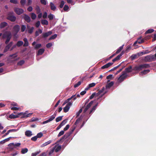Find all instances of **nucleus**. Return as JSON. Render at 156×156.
<instances>
[{"label":"nucleus","instance_id":"f257e3e1","mask_svg":"<svg viewBox=\"0 0 156 156\" xmlns=\"http://www.w3.org/2000/svg\"><path fill=\"white\" fill-rule=\"evenodd\" d=\"M12 37L11 33L10 31H6L3 34L2 36L3 38H6V41H5V44H7L9 42Z\"/></svg>","mask_w":156,"mask_h":156},{"label":"nucleus","instance_id":"f03ea898","mask_svg":"<svg viewBox=\"0 0 156 156\" xmlns=\"http://www.w3.org/2000/svg\"><path fill=\"white\" fill-rule=\"evenodd\" d=\"M149 66L148 64H144L142 65L135 66L134 69V70L136 71H140L144 68H147Z\"/></svg>","mask_w":156,"mask_h":156},{"label":"nucleus","instance_id":"7ed1b4c3","mask_svg":"<svg viewBox=\"0 0 156 156\" xmlns=\"http://www.w3.org/2000/svg\"><path fill=\"white\" fill-rule=\"evenodd\" d=\"M13 12H9L8 14L7 19L12 22L15 21L16 19V17L13 16Z\"/></svg>","mask_w":156,"mask_h":156},{"label":"nucleus","instance_id":"20e7f679","mask_svg":"<svg viewBox=\"0 0 156 156\" xmlns=\"http://www.w3.org/2000/svg\"><path fill=\"white\" fill-rule=\"evenodd\" d=\"M14 10L15 12L18 15L21 14L24 12V11L22 9L18 7H15L14 8Z\"/></svg>","mask_w":156,"mask_h":156},{"label":"nucleus","instance_id":"39448f33","mask_svg":"<svg viewBox=\"0 0 156 156\" xmlns=\"http://www.w3.org/2000/svg\"><path fill=\"white\" fill-rule=\"evenodd\" d=\"M146 58L150 61L156 60V53L154 55L147 56L146 57Z\"/></svg>","mask_w":156,"mask_h":156},{"label":"nucleus","instance_id":"423d86ee","mask_svg":"<svg viewBox=\"0 0 156 156\" xmlns=\"http://www.w3.org/2000/svg\"><path fill=\"white\" fill-rule=\"evenodd\" d=\"M27 112H25L24 113L20 112L18 114V115H23V118H25L27 117H29L31 115L32 113H30L27 114Z\"/></svg>","mask_w":156,"mask_h":156},{"label":"nucleus","instance_id":"0eeeda50","mask_svg":"<svg viewBox=\"0 0 156 156\" xmlns=\"http://www.w3.org/2000/svg\"><path fill=\"white\" fill-rule=\"evenodd\" d=\"M72 103L70 102H69L66 105V106L63 108V110L65 112H66L69 110L70 106L72 105Z\"/></svg>","mask_w":156,"mask_h":156},{"label":"nucleus","instance_id":"6e6552de","mask_svg":"<svg viewBox=\"0 0 156 156\" xmlns=\"http://www.w3.org/2000/svg\"><path fill=\"white\" fill-rule=\"evenodd\" d=\"M20 26L18 25H15L13 28V31L16 33V34L20 30Z\"/></svg>","mask_w":156,"mask_h":156},{"label":"nucleus","instance_id":"1a4fd4ad","mask_svg":"<svg viewBox=\"0 0 156 156\" xmlns=\"http://www.w3.org/2000/svg\"><path fill=\"white\" fill-rule=\"evenodd\" d=\"M34 28L33 27H30L29 25H27V30L26 31H27L28 33L31 34L33 31Z\"/></svg>","mask_w":156,"mask_h":156},{"label":"nucleus","instance_id":"9d476101","mask_svg":"<svg viewBox=\"0 0 156 156\" xmlns=\"http://www.w3.org/2000/svg\"><path fill=\"white\" fill-rule=\"evenodd\" d=\"M94 102V101H90L89 104L87 105L86 107L85 108L83 112H86L87 110L90 108V107L92 105Z\"/></svg>","mask_w":156,"mask_h":156},{"label":"nucleus","instance_id":"9b49d317","mask_svg":"<svg viewBox=\"0 0 156 156\" xmlns=\"http://www.w3.org/2000/svg\"><path fill=\"white\" fill-rule=\"evenodd\" d=\"M53 148L54 149L55 152H57L61 149V146L58 144H57L54 146Z\"/></svg>","mask_w":156,"mask_h":156},{"label":"nucleus","instance_id":"f8f14e48","mask_svg":"<svg viewBox=\"0 0 156 156\" xmlns=\"http://www.w3.org/2000/svg\"><path fill=\"white\" fill-rule=\"evenodd\" d=\"M52 32L51 31H49L47 32L43 33L42 34L43 37H47L52 34Z\"/></svg>","mask_w":156,"mask_h":156},{"label":"nucleus","instance_id":"ddd939ff","mask_svg":"<svg viewBox=\"0 0 156 156\" xmlns=\"http://www.w3.org/2000/svg\"><path fill=\"white\" fill-rule=\"evenodd\" d=\"M113 64V62H109L107 64L104 65L101 67L102 69L107 68L111 66Z\"/></svg>","mask_w":156,"mask_h":156},{"label":"nucleus","instance_id":"4468645a","mask_svg":"<svg viewBox=\"0 0 156 156\" xmlns=\"http://www.w3.org/2000/svg\"><path fill=\"white\" fill-rule=\"evenodd\" d=\"M24 18L25 19V20L27 22L29 23L30 22L31 20L30 18L28 15H27L26 14H24Z\"/></svg>","mask_w":156,"mask_h":156},{"label":"nucleus","instance_id":"2eb2a0df","mask_svg":"<svg viewBox=\"0 0 156 156\" xmlns=\"http://www.w3.org/2000/svg\"><path fill=\"white\" fill-rule=\"evenodd\" d=\"M25 135L28 137H30L32 135V132L30 130H27L25 132Z\"/></svg>","mask_w":156,"mask_h":156},{"label":"nucleus","instance_id":"dca6fc26","mask_svg":"<svg viewBox=\"0 0 156 156\" xmlns=\"http://www.w3.org/2000/svg\"><path fill=\"white\" fill-rule=\"evenodd\" d=\"M16 130L15 129H12L9 130L6 133H5V135H3L2 136V137H4L5 136H6V135H8L9 133H10V132H16Z\"/></svg>","mask_w":156,"mask_h":156},{"label":"nucleus","instance_id":"f3484780","mask_svg":"<svg viewBox=\"0 0 156 156\" xmlns=\"http://www.w3.org/2000/svg\"><path fill=\"white\" fill-rule=\"evenodd\" d=\"M8 25V23L6 22H3L1 23L0 24V28L2 29Z\"/></svg>","mask_w":156,"mask_h":156},{"label":"nucleus","instance_id":"a211bd4d","mask_svg":"<svg viewBox=\"0 0 156 156\" xmlns=\"http://www.w3.org/2000/svg\"><path fill=\"white\" fill-rule=\"evenodd\" d=\"M50 6L51 7V10L53 11H55V10L56 7L55 6V5L52 2H50Z\"/></svg>","mask_w":156,"mask_h":156},{"label":"nucleus","instance_id":"6ab92c4d","mask_svg":"<svg viewBox=\"0 0 156 156\" xmlns=\"http://www.w3.org/2000/svg\"><path fill=\"white\" fill-rule=\"evenodd\" d=\"M44 49L43 48H41L39 50L37 53V55H41L44 52Z\"/></svg>","mask_w":156,"mask_h":156},{"label":"nucleus","instance_id":"aec40b11","mask_svg":"<svg viewBox=\"0 0 156 156\" xmlns=\"http://www.w3.org/2000/svg\"><path fill=\"white\" fill-rule=\"evenodd\" d=\"M125 77L126 76L125 74H123L121 76H120L118 80L120 82H122L124 80Z\"/></svg>","mask_w":156,"mask_h":156},{"label":"nucleus","instance_id":"412c9836","mask_svg":"<svg viewBox=\"0 0 156 156\" xmlns=\"http://www.w3.org/2000/svg\"><path fill=\"white\" fill-rule=\"evenodd\" d=\"M23 41L24 42V44L23 45V46L24 47L28 46L29 45V43L27 39L26 38H25L23 39Z\"/></svg>","mask_w":156,"mask_h":156},{"label":"nucleus","instance_id":"4be33fe9","mask_svg":"<svg viewBox=\"0 0 156 156\" xmlns=\"http://www.w3.org/2000/svg\"><path fill=\"white\" fill-rule=\"evenodd\" d=\"M96 85V83H93L89 84L88 85V87H87L85 88V90H87L88 88L94 87Z\"/></svg>","mask_w":156,"mask_h":156},{"label":"nucleus","instance_id":"5701e85b","mask_svg":"<svg viewBox=\"0 0 156 156\" xmlns=\"http://www.w3.org/2000/svg\"><path fill=\"white\" fill-rule=\"evenodd\" d=\"M19 117L18 115H14L13 114H11L9 115V117L10 119H15Z\"/></svg>","mask_w":156,"mask_h":156},{"label":"nucleus","instance_id":"b1692460","mask_svg":"<svg viewBox=\"0 0 156 156\" xmlns=\"http://www.w3.org/2000/svg\"><path fill=\"white\" fill-rule=\"evenodd\" d=\"M78 97V94L75 95H73L70 98H68L67 101H69L71 99L73 98L74 100H75Z\"/></svg>","mask_w":156,"mask_h":156},{"label":"nucleus","instance_id":"393cba45","mask_svg":"<svg viewBox=\"0 0 156 156\" xmlns=\"http://www.w3.org/2000/svg\"><path fill=\"white\" fill-rule=\"evenodd\" d=\"M35 9L37 13L38 14L41 12V9L39 6L36 5Z\"/></svg>","mask_w":156,"mask_h":156},{"label":"nucleus","instance_id":"a878e982","mask_svg":"<svg viewBox=\"0 0 156 156\" xmlns=\"http://www.w3.org/2000/svg\"><path fill=\"white\" fill-rule=\"evenodd\" d=\"M41 23L43 25H47L48 24V21L46 20H41Z\"/></svg>","mask_w":156,"mask_h":156},{"label":"nucleus","instance_id":"bb28decb","mask_svg":"<svg viewBox=\"0 0 156 156\" xmlns=\"http://www.w3.org/2000/svg\"><path fill=\"white\" fill-rule=\"evenodd\" d=\"M149 71L150 70L148 69L145 70L141 72L140 73V75H142L143 74H145L147 73H149Z\"/></svg>","mask_w":156,"mask_h":156},{"label":"nucleus","instance_id":"cd10ccee","mask_svg":"<svg viewBox=\"0 0 156 156\" xmlns=\"http://www.w3.org/2000/svg\"><path fill=\"white\" fill-rule=\"evenodd\" d=\"M114 84V82H111L110 83H108L106 86V88H109L112 87Z\"/></svg>","mask_w":156,"mask_h":156},{"label":"nucleus","instance_id":"c85d7f7f","mask_svg":"<svg viewBox=\"0 0 156 156\" xmlns=\"http://www.w3.org/2000/svg\"><path fill=\"white\" fill-rule=\"evenodd\" d=\"M17 56V55H16V53H15L14 54H13L12 55H10L9 57V58L10 59H13L16 57Z\"/></svg>","mask_w":156,"mask_h":156},{"label":"nucleus","instance_id":"c756f323","mask_svg":"<svg viewBox=\"0 0 156 156\" xmlns=\"http://www.w3.org/2000/svg\"><path fill=\"white\" fill-rule=\"evenodd\" d=\"M31 18L32 19L34 20L36 19L37 16L36 14L34 13H30Z\"/></svg>","mask_w":156,"mask_h":156},{"label":"nucleus","instance_id":"7c9ffc66","mask_svg":"<svg viewBox=\"0 0 156 156\" xmlns=\"http://www.w3.org/2000/svg\"><path fill=\"white\" fill-rule=\"evenodd\" d=\"M42 32V30L39 29L38 30V31H37L35 32V36H37L39 35V34H41Z\"/></svg>","mask_w":156,"mask_h":156},{"label":"nucleus","instance_id":"2f4dec72","mask_svg":"<svg viewBox=\"0 0 156 156\" xmlns=\"http://www.w3.org/2000/svg\"><path fill=\"white\" fill-rule=\"evenodd\" d=\"M56 115V113H55L54 115L51 116L50 118L48 119L50 122L53 120L55 118Z\"/></svg>","mask_w":156,"mask_h":156},{"label":"nucleus","instance_id":"473e14b6","mask_svg":"<svg viewBox=\"0 0 156 156\" xmlns=\"http://www.w3.org/2000/svg\"><path fill=\"white\" fill-rule=\"evenodd\" d=\"M10 149L11 150L13 149L15 147L14 146V143H11L9 144L8 145Z\"/></svg>","mask_w":156,"mask_h":156},{"label":"nucleus","instance_id":"72a5a7b5","mask_svg":"<svg viewBox=\"0 0 156 156\" xmlns=\"http://www.w3.org/2000/svg\"><path fill=\"white\" fill-rule=\"evenodd\" d=\"M51 143V140H49V141L44 143L43 144L41 145V147H44V146L48 145V144H50Z\"/></svg>","mask_w":156,"mask_h":156},{"label":"nucleus","instance_id":"f704fd0d","mask_svg":"<svg viewBox=\"0 0 156 156\" xmlns=\"http://www.w3.org/2000/svg\"><path fill=\"white\" fill-rule=\"evenodd\" d=\"M23 42L22 41H19L17 43L16 45L18 47H20L23 44Z\"/></svg>","mask_w":156,"mask_h":156},{"label":"nucleus","instance_id":"c9c22d12","mask_svg":"<svg viewBox=\"0 0 156 156\" xmlns=\"http://www.w3.org/2000/svg\"><path fill=\"white\" fill-rule=\"evenodd\" d=\"M28 151V149L27 148L22 149L21 150V153L24 154L26 153Z\"/></svg>","mask_w":156,"mask_h":156},{"label":"nucleus","instance_id":"e433bc0d","mask_svg":"<svg viewBox=\"0 0 156 156\" xmlns=\"http://www.w3.org/2000/svg\"><path fill=\"white\" fill-rule=\"evenodd\" d=\"M67 122V120H63L61 124L59 125L60 127H62Z\"/></svg>","mask_w":156,"mask_h":156},{"label":"nucleus","instance_id":"4c0bfd02","mask_svg":"<svg viewBox=\"0 0 156 156\" xmlns=\"http://www.w3.org/2000/svg\"><path fill=\"white\" fill-rule=\"evenodd\" d=\"M98 94H95L94 93L90 97V99H92L94 97H96V96H98Z\"/></svg>","mask_w":156,"mask_h":156},{"label":"nucleus","instance_id":"58836bf2","mask_svg":"<svg viewBox=\"0 0 156 156\" xmlns=\"http://www.w3.org/2000/svg\"><path fill=\"white\" fill-rule=\"evenodd\" d=\"M97 106V104L95 106L93 107L92 108L91 110L90 111V114L91 113L93 112L94 111V110H95Z\"/></svg>","mask_w":156,"mask_h":156},{"label":"nucleus","instance_id":"ea45409f","mask_svg":"<svg viewBox=\"0 0 156 156\" xmlns=\"http://www.w3.org/2000/svg\"><path fill=\"white\" fill-rule=\"evenodd\" d=\"M57 37V34H55L53 35H52L51 37H50L49 39V40H51L52 39H54L55 38Z\"/></svg>","mask_w":156,"mask_h":156},{"label":"nucleus","instance_id":"a19ab883","mask_svg":"<svg viewBox=\"0 0 156 156\" xmlns=\"http://www.w3.org/2000/svg\"><path fill=\"white\" fill-rule=\"evenodd\" d=\"M137 41L138 43L140 44L143 43L144 41L143 40L141 39V37H140L137 40Z\"/></svg>","mask_w":156,"mask_h":156},{"label":"nucleus","instance_id":"79ce46f5","mask_svg":"<svg viewBox=\"0 0 156 156\" xmlns=\"http://www.w3.org/2000/svg\"><path fill=\"white\" fill-rule=\"evenodd\" d=\"M70 135V133H67L65 134V135L61 139L62 140L64 138L65 139H66Z\"/></svg>","mask_w":156,"mask_h":156},{"label":"nucleus","instance_id":"37998d69","mask_svg":"<svg viewBox=\"0 0 156 156\" xmlns=\"http://www.w3.org/2000/svg\"><path fill=\"white\" fill-rule=\"evenodd\" d=\"M41 152V151L39 150L37 152L34 153H32V156H36L37 155L39 154Z\"/></svg>","mask_w":156,"mask_h":156},{"label":"nucleus","instance_id":"c03bdc74","mask_svg":"<svg viewBox=\"0 0 156 156\" xmlns=\"http://www.w3.org/2000/svg\"><path fill=\"white\" fill-rule=\"evenodd\" d=\"M154 31V30L152 29H150L147 30L146 32V34L151 33Z\"/></svg>","mask_w":156,"mask_h":156},{"label":"nucleus","instance_id":"a18cd8bd","mask_svg":"<svg viewBox=\"0 0 156 156\" xmlns=\"http://www.w3.org/2000/svg\"><path fill=\"white\" fill-rule=\"evenodd\" d=\"M26 28V27L25 25H23L21 26V31L22 32H24Z\"/></svg>","mask_w":156,"mask_h":156},{"label":"nucleus","instance_id":"49530a36","mask_svg":"<svg viewBox=\"0 0 156 156\" xmlns=\"http://www.w3.org/2000/svg\"><path fill=\"white\" fill-rule=\"evenodd\" d=\"M126 71L127 72H129L132 71V67L130 66L128 68H127L126 69Z\"/></svg>","mask_w":156,"mask_h":156},{"label":"nucleus","instance_id":"de8ad7c7","mask_svg":"<svg viewBox=\"0 0 156 156\" xmlns=\"http://www.w3.org/2000/svg\"><path fill=\"white\" fill-rule=\"evenodd\" d=\"M54 15L51 14H50L48 16V18L50 20H52L54 18Z\"/></svg>","mask_w":156,"mask_h":156},{"label":"nucleus","instance_id":"09e8293b","mask_svg":"<svg viewBox=\"0 0 156 156\" xmlns=\"http://www.w3.org/2000/svg\"><path fill=\"white\" fill-rule=\"evenodd\" d=\"M41 3L44 5H45L47 4V1L46 0H40Z\"/></svg>","mask_w":156,"mask_h":156},{"label":"nucleus","instance_id":"8fccbe9b","mask_svg":"<svg viewBox=\"0 0 156 156\" xmlns=\"http://www.w3.org/2000/svg\"><path fill=\"white\" fill-rule=\"evenodd\" d=\"M62 119V116H59L56 119V121L57 122H58L60 121H61Z\"/></svg>","mask_w":156,"mask_h":156},{"label":"nucleus","instance_id":"3c124183","mask_svg":"<svg viewBox=\"0 0 156 156\" xmlns=\"http://www.w3.org/2000/svg\"><path fill=\"white\" fill-rule=\"evenodd\" d=\"M123 45L122 46H121L119 48V49L116 51V53H119L123 49Z\"/></svg>","mask_w":156,"mask_h":156},{"label":"nucleus","instance_id":"603ef678","mask_svg":"<svg viewBox=\"0 0 156 156\" xmlns=\"http://www.w3.org/2000/svg\"><path fill=\"white\" fill-rule=\"evenodd\" d=\"M13 44V42H10L9 44H8V45H7L6 47V48H8L9 49V48L11 47L12 46V45Z\"/></svg>","mask_w":156,"mask_h":156},{"label":"nucleus","instance_id":"864d4df0","mask_svg":"<svg viewBox=\"0 0 156 156\" xmlns=\"http://www.w3.org/2000/svg\"><path fill=\"white\" fill-rule=\"evenodd\" d=\"M64 133V131L62 130L59 133H58V137H59L63 135Z\"/></svg>","mask_w":156,"mask_h":156},{"label":"nucleus","instance_id":"5fc2aeb1","mask_svg":"<svg viewBox=\"0 0 156 156\" xmlns=\"http://www.w3.org/2000/svg\"><path fill=\"white\" fill-rule=\"evenodd\" d=\"M64 4H65V2H64V1H62L61 2V4L59 6L61 8H62L63 7Z\"/></svg>","mask_w":156,"mask_h":156},{"label":"nucleus","instance_id":"6e6d98bb","mask_svg":"<svg viewBox=\"0 0 156 156\" xmlns=\"http://www.w3.org/2000/svg\"><path fill=\"white\" fill-rule=\"evenodd\" d=\"M43 136V134L41 133H38L37 135L36 136L38 138H41V137Z\"/></svg>","mask_w":156,"mask_h":156},{"label":"nucleus","instance_id":"4d7b16f0","mask_svg":"<svg viewBox=\"0 0 156 156\" xmlns=\"http://www.w3.org/2000/svg\"><path fill=\"white\" fill-rule=\"evenodd\" d=\"M41 46V44H38L36 45L35 46V48L37 49L40 48Z\"/></svg>","mask_w":156,"mask_h":156},{"label":"nucleus","instance_id":"13d9d810","mask_svg":"<svg viewBox=\"0 0 156 156\" xmlns=\"http://www.w3.org/2000/svg\"><path fill=\"white\" fill-rule=\"evenodd\" d=\"M20 108H17V107H12L11 108V109L12 110H15V111L18 110Z\"/></svg>","mask_w":156,"mask_h":156},{"label":"nucleus","instance_id":"bf43d9fd","mask_svg":"<svg viewBox=\"0 0 156 156\" xmlns=\"http://www.w3.org/2000/svg\"><path fill=\"white\" fill-rule=\"evenodd\" d=\"M10 2L14 4H17L18 3L17 0H10Z\"/></svg>","mask_w":156,"mask_h":156},{"label":"nucleus","instance_id":"052dcab7","mask_svg":"<svg viewBox=\"0 0 156 156\" xmlns=\"http://www.w3.org/2000/svg\"><path fill=\"white\" fill-rule=\"evenodd\" d=\"M55 151L54 149L53 148L49 152V155H51L54 152V151Z\"/></svg>","mask_w":156,"mask_h":156},{"label":"nucleus","instance_id":"680f3d73","mask_svg":"<svg viewBox=\"0 0 156 156\" xmlns=\"http://www.w3.org/2000/svg\"><path fill=\"white\" fill-rule=\"evenodd\" d=\"M47 16L48 15L47 13L46 12H45L43 15V17L44 19H45L47 18Z\"/></svg>","mask_w":156,"mask_h":156},{"label":"nucleus","instance_id":"e2e57ef3","mask_svg":"<svg viewBox=\"0 0 156 156\" xmlns=\"http://www.w3.org/2000/svg\"><path fill=\"white\" fill-rule=\"evenodd\" d=\"M69 8L68 6L66 5H65L64 7V10L65 11H67Z\"/></svg>","mask_w":156,"mask_h":156},{"label":"nucleus","instance_id":"0e129e2a","mask_svg":"<svg viewBox=\"0 0 156 156\" xmlns=\"http://www.w3.org/2000/svg\"><path fill=\"white\" fill-rule=\"evenodd\" d=\"M52 45L51 43H49L46 44V46L47 48H49Z\"/></svg>","mask_w":156,"mask_h":156},{"label":"nucleus","instance_id":"69168bd1","mask_svg":"<svg viewBox=\"0 0 156 156\" xmlns=\"http://www.w3.org/2000/svg\"><path fill=\"white\" fill-rule=\"evenodd\" d=\"M24 62L23 60H22L19 62L18 64L19 65H22L24 63Z\"/></svg>","mask_w":156,"mask_h":156},{"label":"nucleus","instance_id":"338daca9","mask_svg":"<svg viewBox=\"0 0 156 156\" xmlns=\"http://www.w3.org/2000/svg\"><path fill=\"white\" fill-rule=\"evenodd\" d=\"M37 138V136H34L32 137L31 138V140L33 141H35L36 140Z\"/></svg>","mask_w":156,"mask_h":156},{"label":"nucleus","instance_id":"774afa93","mask_svg":"<svg viewBox=\"0 0 156 156\" xmlns=\"http://www.w3.org/2000/svg\"><path fill=\"white\" fill-rule=\"evenodd\" d=\"M40 21H38L36 23V26L37 27H38L40 25Z\"/></svg>","mask_w":156,"mask_h":156}]
</instances>
